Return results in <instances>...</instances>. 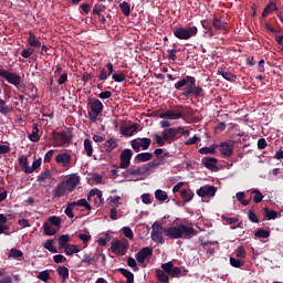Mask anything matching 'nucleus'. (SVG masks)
<instances>
[{
	"label": "nucleus",
	"mask_w": 283,
	"mask_h": 283,
	"mask_svg": "<svg viewBox=\"0 0 283 283\" xmlns=\"http://www.w3.org/2000/svg\"><path fill=\"white\" fill-rule=\"evenodd\" d=\"M175 90L181 92V96L185 98H200L205 90L200 85H196V77L187 75L184 78L175 83Z\"/></svg>",
	"instance_id": "nucleus-1"
},
{
	"label": "nucleus",
	"mask_w": 283,
	"mask_h": 283,
	"mask_svg": "<svg viewBox=\"0 0 283 283\" xmlns=\"http://www.w3.org/2000/svg\"><path fill=\"white\" fill-rule=\"evenodd\" d=\"M193 235H198V230H195L185 223L166 229V237L170 238L171 240H189L193 238Z\"/></svg>",
	"instance_id": "nucleus-2"
},
{
	"label": "nucleus",
	"mask_w": 283,
	"mask_h": 283,
	"mask_svg": "<svg viewBox=\"0 0 283 283\" xmlns=\"http://www.w3.org/2000/svg\"><path fill=\"white\" fill-rule=\"evenodd\" d=\"M165 165V159H154L153 161L142 165L139 167L133 166L126 170L127 176H146V174H151L153 169Z\"/></svg>",
	"instance_id": "nucleus-3"
},
{
	"label": "nucleus",
	"mask_w": 283,
	"mask_h": 283,
	"mask_svg": "<svg viewBox=\"0 0 283 283\" xmlns=\"http://www.w3.org/2000/svg\"><path fill=\"white\" fill-rule=\"evenodd\" d=\"M174 36L179 39L180 41H189V39L196 36L198 34V27H175L172 30Z\"/></svg>",
	"instance_id": "nucleus-4"
},
{
	"label": "nucleus",
	"mask_w": 283,
	"mask_h": 283,
	"mask_svg": "<svg viewBox=\"0 0 283 283\" xmlns=\"http://www.w3.org/2000/svg\"><path fill=\"white\" fill-rule=\"evenodd\" d=\"M88 107L91 109V112L88 113V118L91 123H96V120H98V115L103 114V102H101V99L98 98H92L88 102Z\"/></svg>",
	"instance_id": "nucleus-5"
},
{
	"label": "nucleus",
	"mask_w": 283,
	"mask_h": 283,
	"mask_svg": "<svg viewBox=\"0 0 283 283\" xmlns=\"http://www.w3.org/2000/svg\"><path fill=\"white\" fill-rule=\"evenodd\" d=\"M163 235H167V229L156 221L153 224L150 238L153 242H156V244H165V238Z\"/></svg>",
	"instance_id": "nucleus-6"
},
{
	"label": "nucleus",
	"mask_w": 283,
	"mask_h": 283,
	"mask_svg": "<svg viewBox=\"0 0 283 283\" xmlns=\"http://www.w3.org/2000/svg\"><path fill=\"white\" fill-rule=\"evenodd\" d=\"M0 76L1 78H6L10 85H14V87H19L21 85V75L17 73H12L8 70H4L3 66L0 65Z\"/></svg>",
	"instance_id": "nucleus-7"
},
{
	"label": "nucleus",
	"mask_w": 283,
	"mask_h": 283,
	"mask_svg": "<svg viewBox=\"0 0 283 283\" xmlns=\"http://www.w3.org/2000/svg\"><path fill=\"white\" fill-rule=\"evenodd\" d=\"M127 247H129V241L122 239L112 242L111 249L115 255H125L127 253Z\"/></svg>",
	"instance_id": "nucleus-8"
},
{
	"label": "nucleus",
	"mask_w": 283,
	"mask_h": 283,
	"mask_svg": "<svg viewBox=\"0 0 283 283\" xmlns=\"http://www.w3.org/2000/svg\"><path fill=\"white\" fill-rule=\"evenodd\" d=\"M161 136L164 137V140L168 143V145H171V143H175V140H178V138H180V136L178 135V127L165 128L161 132Z\"/></svg>",
	"instance_id": "nucleus-9"
},
{
	"label": "nucleus",
	"mask_w": 283,
	"mask_h": 283,
	"mask_svg": "<svg viewBox=\"0 0 283 283\" xmlns=\"http://www.w3.org/2000/svg\"><path fill=\"white\" fill-rule=\"evenodd\" d=\"M132 156H134V153L132 149L126 148L122 151L119 156V168L120 169H129V165H132Z\"/></svg>",
	"instance_id": "nucleus-10"
},
{
	"label": "nucleus",
	"mask_w": 283,
	"mask_h": 283,
	"mask_svg": "<svg viewBox=\"0 0 283 283\" xmlns=\"http://www.w3.org/2000/svg\"><path fill=\"white\" fill-rule=\"evenodd\" d=\"M161 269H163V271H165V273L170 275V277H178V275H180V273H182V270H180V268H178V266H175L174 262H171V261L161 264Z\"/></svg>",
	"instance_id": "nucleus-11"
},
{
	"label": "nucleus",
	"mask_w": 283,
	"mask_h": 283,
	"mask_svg": "<svg viewBox=\"0 0 283 283\" xmlns=\"http://www.w3.org/2000/svg\"><path fill=\"white\" fill-rule=\"evenodd\" d=\"M54 140L56 147H63V145H69L72 142V135L70 133H57Z\"/></svg>",
	"instance_id": "nucleus-12"
},
{
	"label": "nucleus",
	"mask_w": 283,
	"mask_h": 283,
	"mask_svg": "<svg viewBox=\"0 0 283 283\" xmlns=\"http://www.w3.org/2000/svg\"><path fill=\"white\" fill-rule=\"evenodd\" d=\"M153 254L154 249L146 247L138 251V253L136 254V260L139 264H145V260H147V258H150V255Z\"/></svg>",
	"instance_id": "nucleus-13"
},
{
	"label": "nucleus",
	"mask_w": 283,
	"mask_h": 283,
	"mask_svg": "<svg viewBox=\"0 0 283 283\" xmlns=\"http://www.w3.org/2000/svg\"><path fill=\"white\" fill-rule=\"evenodd\" d=\"M216 191L218 190L214 186L201 187L197 190V196H199V198H213V196H216Z\"/></svg>",
	"instance_id": "nucleus-14"
},
{
	"label": "nucleus",
	"mask_w": 283,
	"mask_h": 283,
	"mask_svg": "<svg viewBox=\"0 0 283 283\" xmlns=\"http://www.w3.org/2000/svg\"><path fill=\"white\" fill-rule=\"evenodd\" d=\"M202 165L210 171H218V159L216 157H203L201 159Z\"/></svg>",
	"instance_id": "nucleus-15"
},
{
	"label": "nucleus",
	"mask_w": 283,
	"mask_h": 283,
	"mask_svg": "<svg viewBox=\"0 0 283 283\" xmlns=\"http://www.w3.org/2000/svg\"><path fill=\"white\" fill-rule=\"evenodd\" d=\"M159 118H168L169 120H178L182 118V111L169 109L159 115Z\"/></svg>",
	"instance_id": "nucleus-16"
},
{
	"label": "nucleus",
	"mask_w": 283,
	"mask_h": 283,
	"mask_svg": "<svg viewBox=\"0 0 283 283\" xmlns=\"http://www.w3.org/2000/svg\"><path fill=\"white\" fill-rule=\"evenodd\" d=\"M55 163H57V165H62V167H70V165H72V155L67 153L59 154L55 157Z\"/></svg>",
	"instance_id": "nucleus-17"
},
{
	"label": "nucleus",
	"mask_w": 283,
	"mask_h": 283,
	"mask_svg": "<svg viewBox=\"0 0 283 283\" xmlns=\"http://www.w3.org/2000/svg\"><path fill=\"white\" fill-rule=\"evenodd\" d=\"M212 27L214 28V30L229 32V23L222 19L217 18V17H214L212 19Z\"/></svg>",
	"instance_id": "nucleus-18"
},
{
	"label": "nucleus",
	"mask_w": 283,
	"mask_h": 283,
	"mask_svg": "<svg viewBox=\"0 0 283 283\" xmlns=\"http://www.w3.org/2000/svg\"><path fill=\"white\" fill-rule=\"evenodd\" d=\"M81 184V177L73 176L66 179V190L67 191H74L76 187Z\"/></svg>",
	"instance_id": "nucleus-19"
},
{
	"label": "nucleus",
	"mask_w": 283,
	"mask_h": 283,
	"mask_svg": "<svg viewBox=\"0 0 283 283\" xmlns=\"http://www.w3.org/2000/svg\"><path fill=\"white\" fill-rule=\"evenodd\" d=\"M67 207H70L71 209H74V207H84L86 211H92V206L90 205V202H87V199H80L77 201H72L67 203Z\"/></svg>",
	"instance_id": "nucleus-20"
},
{
	"label": "nucleus",
	"mask_w": 283,
	"mask_h": 283,
	"mask_svg": "<svg viewBox=\"0 0 283 283\" xmlns=\"http://www.w3.org/2000/svg\"><path fill=\"white\" fill-rule=\"evenodd\" d=\"M118 148V140L116 138H109L104 143V149L106 154H112L114 149Z\"/></svg>",
	"instance_id": "nucleus-21"
},
{
	"label": "nucleus",
	"mask_w": 283,
	"mask_h": 283,
	"mask_svg": "<svg viewBox=\"0 0 283 283\" xmlns=\"http://www.w3.org/2000/svg\"><path fill=\"white\" fill-rule=\"evenodd\" d=\"M25 95L29 96L30 99L36 101V96H39V91L36 90V86H34V84H30L25 88Z\"/></svg>",
	"instance_id": "nucleus-22"
},
{
	"label": "nucleus",
	"mask_w": 283,
	"mask_h": 283,
	"mask_svg": "<svg viewBox=\"0 0 283 283\" xmlns=\"http://www.w3.org/2000/svg\"><path fill=\"white\" fill-rule=\"evenodd\" d=\"M28 138L31 143H39L41 140V136H39V125H32V134H29Z\"/></svg>",
	"instance_id": "nucleus-23"
},
{
	"label": "nucleus",
	"mask_w": 283,
	"mask_h": 283,
	"mask_svg": "<svg viewBox=\"0 0 283 283\" xmlns=\"http://www.w3.org/2000/svg\"><path fill=\"white\" fill-rule=\"evenodd\" d=\"M56 271H57V275L62 277V282H67V280H70V269H67L66 266L60 265Z\"/></svg>",
	"instance_id": "nucleus-24"
},
{
	"label": "nucleus",
	"mask_w": 283,
	"mask_h": 283,
	"mask_svg": "<svg viewBox=\"0 0 283 283\" xmlns=\"http://www.w3.org/2000/svg\"><path fill=\"white\" fill-rule=\"evenodd\" d=\"M154 158V154L151 153H142L136 155L135 163H148V160H151Z\"/></svg>",
	"instance_id": "nucleus-25"
},
{
	"label": "nucleus",
	"mask_w": 283,
	"mask_h": 283,
	"mask_svg": "<svg viewBox=\"0 0 283 283\" xmlns=\"http://www.w3.org/2000/svg\"><path fill=\"white\" fill-rule=\"evenodd\" d=\"M28 44L30 48H41V41L36 40V35L32 31L29 32Z\"/></svg>",
	"instance_id": "nucleus-26"
},
{
	"label": "nucleus",
	"mask_w": 283,
	"mask_h": 283,
	"mask_svg": "<svg viewBox=\"0 0 283 283\" xmlns=\"http://www.w3.org/2000/svg\"><path fill=\"white\" fill-rule=\"evenodd\" d=\"M65 189H67V187H65L64 182L59 184L53 192L54 198H61L62 196H64Z\"/></svg>",
	"instance_id": "nucleus-27"
},
{
	"label": "nucleus",
	"mask_w": 283,
	"mask_h": 283,
	"mask_svg": "<svg viewBox=\"0 0 283 283\" xmlns=\"http://www.w3.org/2000/svg\"><path fill=\"white\" fill-rule=\"evenodd\" d=\"M222 156H233V145L222 144L220 148Z\"/></svg>",
	"instance_id": "nucleus-28"
},
{
	"label": "nucleus",
	"mask_w": 283,
	"mask_h": 283,
	"mask_svg": "<svg viewBox=\"0 0 283 283\" xmlns=\"http://www.w3.org/2000/svg\"><path fill=\"white\" fill-rule=\"evenodd\" d=\"M156 277L158 282L169 283V275L167 272H165V270H156Z\"/></svg>",
	"instance_id": "nucleus-29"
},
{
	"label": "nucleus",
	"mask_w": 283,
	"mask_h": 283,
	"mask_svg": "<svg viewBox=\"0 0 283 283\" xmlns=\"http://www.w3.org/2000/svg\"><path fill=\"white\" fill-rule=\"evenodd\" d=\"M275 10H277V4H275V2L268 4L262 12L263 19H266V17H269L271 12H275Z\"/></svg>",
	"instance_id": "nucleus-30"
},
{
	"label": "nucleus",
	"mask_w": 283,
	"mask_h": 283,
	"mask_svg": "<svg viewBox=\"0 0 283 283\" xmlns=\"http://www.w3.org/2000/svg\"><path fill=\"white\" fill-rule=\"evenodd\" d=\"M44 235H56L59 231L56 228H53L51 223L44 222L43 224Z\"/></svg>",
	"instance_id": "nucleus-31"
},
{
	"label": "nucleus",
	"mask_w": 283,
	"mask_h": 283,
	"mask_svg": "<svg viewBox=\"0 0 283 283\" xmlns=\"http://www.w3.org/2000/svg\"><path fill=\"white\" fill-rule=\"evenodd\" d=\"M50 179H52V172L50 169H45L38 176V182H48Z\"/></svg>",
	"instance_id": "nucleus-32"
},
{
	"label": "nucleus",
	"mask_w": 283,
	"mask_h": 283,
	"mask_svg": "<svg viewBox=\"0 0 283 283\" xmlns=\"http://www.w3.org/2000/svg\"><path fill=\"white\" fill-rule=\"evenodd\" d=\"M84 151L88 158H92V154H94V147H92V140L84 139Z\"/></svg>",
	"instance_id": "nucleus-33"
},
{
	"label": "nucleus",
	"mask_w": 283,
	"mask_h": 283,
	"mask_svg": "<svg viewBox=\"0 0 283 283\" xmlns=\"http://www.w3.org/2000/svg\"><path fill=\"white\" fill-rule=\"evenodd\" d=\"M251 196H253L252 198L255 205H259V202H262V200H264V195H262V192L259 189L252 190Z\"/></svg>",
	"instance_id": "nucleus-34"
},
{
	"label": "nucleus",
	"mask_w": 283,
	"mask_h": 283,
	"mask_svg": "<svg viewBox=\"0 0 283 283\" xmlns=\"http://www.w3.org/2000/svg\"><path fill=\"white\" fill-rule=\"evenodd\" d=\"M120 11L123 12L124 17H129L132 14V7L127 1L119 3Z\"/></svg>",
	"instance_id": "nucleus-35"
},
{
	"label": "nucleus",
	"mask_w": 283,
	"mask_h": 283,
	"mask_svg": "<svg viewBox=\"0 0 283 283\" xmlns=\"http://www.w3.org/2000/svg\"><path fill=\"white\" fill-rule=\"evenodd\" d=\"M155 198L159 202H165V200L169 199V196H167V192L163 191L161 189H158L155 191Z\"/></svg>",
	"instance_id": "nucleus-36"
},
{
	"label": "nucleus",
	"mask_w": 283,
	"mask_h": 283,
	"mask_svg": "<svg viewBox=\"0 0 283 283\" xmlns=\"http://www.w3.org/2000/svg\"><path fill=\"white\" fill-rule=\"evenodd\" d=\"M117 271H118V273L124 275V277H126L128 280V282H134V273H132L129 270H127L125 268H119Z\"/></svg>",
	"instance_id": "nucleus-37"
},
{
	"label": "nucleus",
	"mask_w": 283,
	"mask_h": 283,
	"mask_svg": "<svg viewBox=\"0 0 283 283\" xmlns=\"http://www.w3.org/2000/svg\"><path fill=\"white\" fill-rule=\"evenodd\" d=\"M138 132V124H133L126 128H124V136H133L134 133Z\"/></svg>",
	"instance_id": "nucleus-38"
},
{
	"label": "nucleus",
	"mask_w": 283,
	"mask_h": 283,
	"mask_svg": "<svg viewBox=\"0 0 283 283\" xmlns=\"http://www.w3.org/2000/svg\"><path fill=\"white\" fill-rule=\"evenodd\" d=\"M218 74H220V76H222V78H224L226 81H233V78H235V75H233V73L224 71L222 69L218 70Z\"/></svg>",
	"instance_id": "nucleus-39"
},
{
	"label": "nucleus",
	"mask_w": 283,
	"mask_h": 283,
	"mask_svg": "<svg viewBox=\"0 0 283 283\" xmlns=\"http://www.w3.org/2000/svg\"><path fill=\"white\" fill-rule=\"evenodd\" d=\"M255 238H262L266 240V238H271V232L269 230L259 229L254 232Z\"/></svg>",
	"instance_id": "nucleus-40"
},
{
	"label": "nucleus",
	"mask_w": 283,
	"mask_h": 283,
	"mask_svg": "<svg viewBox=\"0 0 283 283\" xmlns=\"http://www.w3.org/2000/svg\"><path fill=\"white\" fill-rule=\"evenodd\" d=\"M81 250L74 245V244H67L64 248V252L66 253V255H74V253H78Z\"/></svg>",
	"instance_id": "nucleus-41"
},
{
	"label": "nucleus",
	"mask_w": 283,
	"mask_h": 283,
	"mask_svg": "<svg viewBox=\"0 0 283 283\" xmlns=\"http://www.w3.org/2000/svg\"><path fill=\"white\" fill-rule=\"evenodd\" d=\"M180 196L182 200H186V202H191V200H193V192L188 191L187 189H182Z\"/></svg>",
	"instance_id": "nucleus-42"
},
{
	"label": "nucleus",
	"mask_w": 283,
	"mask_h": 283,
	"mask_svg": "<svg viewBox=\"0 0 283 283\" xmlns=\"http://www.w3.org/2000/svg\"><path fill=\"white\" fill-rule=\"evenodd\" d=\"M10 112H12V108L6 105V101L0 99V114H3V116H8Z\"/></svg>",
	"instance_id": "nucleus-43"
},
{
	"label": "nucleus",
	"mask_w": 283,
	"mask_h": 283,
	"mask_svg": "<svg viewBox=\"0 0 283 283\" xmlns=\"http://www.w3.org/2000/svg\"><path fill=\"white\" fill-rule=\"evenodd\" d=\"M67 242H70V234H62L59 238V247L60 249H65L67 245Z\"/></svg>",
	"instance_id": "nucleus-44"
},
{
	"label": "nucleus",
	"mask_w": 283,
	"mask_h": 283,
	"mask_svg": "<svg viewBox=\"0 0 283 283\" xmlns=\"http://www.w3.org/2000/svg\"><path fill=\"white\" fill-rule=\"evenodd\" d=\"M139 145L144 149V151H147V149H149V147L151 146V138H139Z\"/></svg>",
	"instance_id": "nucleus-45"
},
{
	"label": "nucleus",
	"mask_w": 283,
	"mask_h": 283,
	"mask_svg": "<svg viewBox=\"0 0 283 283\" xmlns=\"http://www.w3.org/2000/svg\"><path fill=\"white\" fill-rule=\"evenodd\" d=\"M43 247L46 251H50V253H59V250L54 247V240H48Z\"/></svg>",
	"instance_id": "nucleus-46"
},
{
	"label": "nucleus",
	"mask_w": 283,
	"mask_h": 283,
	"mask_svg": "<svg viewBox=\"0 0 283 283\" xmlns=\"http://www.w3.org/2000/svg\"><path fill=\"white\" fill-rule=\"evenodd\" d=\"M263 211H264V216H265V218H268V220H275V218H277V211H275V210L264 208Z\"/></svg>",
	"instance_id": "nucleus-47"
},
{
	"label": "nucleus",
	"mask_w": 283,
	"mask_h": 283,
	"mask_svg": "<svg viewBox=\"0 0 283 283\" xmlns=\"http://www.w3.org/2000/svg\"><path fill=\"white\" fill-rule=\"evenodd\" d=\"M41 163H42L41 158L35 159L33 161L32 166L27 170V174H32V172L36 171V169H39V167H41Z\"/></svg>",
	"instance_id": "nucleus-48"
},
{
	"label": "nucleus",
	"mask_w": 283,
	"mask_h": 283,
	"mask_svg": "<svg viewBox=\"0 0 283 283\" xmlns=\"http://www.w3.org/2000/svg\"><path fill=\"white\" fill-rule=\"evenodd\" d=\"M113 81H115V83H123V81H125V78H127V75H125V73L120 72V73H114L112 75Z\"/></svg>",
	"instance_id": "nucleus-49"
},
{
	"label": "nucleus",
	"mask_w": 283,
	"mask_h": 283,
	"mask_svg": "<svg viewBox=\"0 0 283 283\" xmlns=\"http://www.w3.org/2000/svg\"><path fill=\"white\" fill-rule=\"evenodd\" d=\"M19 165H21L22 169H24L25 174H28V169H30L28 157L25 156L19 157Z\"/></svg>",
	"instance_id": "nucleus-50"
},
{
	"label": "nucleus",
	"mask_w": 283,
	"mask_h": 283,
	"mask_svg": "<svg viewBox=\"0 0 283 283\" xmlns=\"http://www.w3.org/2000/svg\"><path fill=\"white\" fill-rule=\"evenodd\" d=\"M106 8L103 4H95L93 8V14H97V17H101L103 12H105Z\"/></svg>",
	"instance_id": "nucleus-51"
},
{
	"label": "nucleus",
	"mask_w": 283,
	"mask_h": 283,
	"mask_svg": "<svg viewBox=\"0 0 283 283\" xmlns=\"http://www.w3.org/2000/svg\"><path fill=\"white\" fill-rule=\"evenodd\" d=\"M125 238H127L128 240H134V231L132 230V228L129 227H124L122 229Z\"/></svg>",
	"instance_id": "nucleus-52"
},
{
	"label": "nucleus",
	"mask_w": 283,
	"mask_h": 283,
	"mask_svg": "<svg viewBox=\"0 0 283 283\" xmlns=\"http://www.w3.org/2000/svg\"><path fill=\"white\" fill-rule=\"evenodd\" d=\"M230 264L234 269H240L241 266H244V263L240 259H235L233 256L230 258Z\"/></svg>",
	"instance_id": "nucleus-53"
},
{
	"label": "nucleus",
	"mask_w": 283,
	"mask_h": 283,
	"mask_svg": "<svg viewBox=\"0 0 283 283\" xmlns=\"http://www.w3.org/2000/svg\"><path fill=\"white\" fill-rule=\"evenodd\" d=\"M9 258H23V252L19 249L13 248L10 250Z\"/></svg>",
	"instance_id": "nucleus-54"
},
{
	"label": "nucleus",
	"mask_w": 283,
	"mask_h": 283,
	"mask_svg": "<svg viewBox=\"0 0 283 283\" xmlns=\"http://www.w3.org/2000/svg\"><path fill=\"white\" fill-rule=\"evenodd\" d=\"M38 280H41L42 282H48L50 280V272L48 270H44L38 274Z\"/></svg>",
	"instance_id": "nucleus-55"
},
{
	"label": "nucleus",
	"mask_w": 283,
	"mask_h": 283,
	"mask_svg": "<svg viewBox=\"0 0 283 283\" xmlns=\"http://www.w3.org/2000/svg\"><path fill=\"white\" fill-rule=\"evenodd\" d=\"M49 222H50V224H53V227L60 228L61 227V217H56V216L50 217Z\"/></svg>",
	"instance_id": "nucleus-56"
},
{
	"label": "nucleus",
	"mask_w": 283,
	"mask_h": 283,
	"mask_svg": "<svg viewBox=\"0 0 283 283\" xmlns=\"http://www.w3.org/2000/svg\"><path fill=\"white\" fill-rule=\"evenodd\" d=\"M248 218L250 222H253L254 224H258V222H260V219H258V214H255L253 210H249Z\"/></svg>",
	"instance_id": "nucleus-57"
},
{
	"label": "nucleus",
	"mask_w": 283,
	"mask_h": 283,
	"mask_svg": "<svg viewBox=\"0 0 283 283\" xmlns=\"http://www.w3.org/2000/svg\"><path fill=\"white\" fill-rule=\"evenodd\" d=\"M199 154H203V155L210 154L213 156V154H216V148L214 147H202L199 149Z\"/></svg>",
	"instance_id": "nucleus-58"
},
{
	"label": "nucleus",
	"mask_w": 283,
	"mask_h": 283,
	"mask_svg": "<svg viewBox=\"0 0 283 283\" xmlns=\"http://www.w3.org/2000/svg\"><path fill=\"white\" fill-rule=\"evenodd\" d=\"M53 261L55 264H63V262H67V258H65L63 254H56L53 256Z\"/></svg>",
	"instance_id": "nucleus-59"
},
{
	"label": "nucleus",
	"mask_w": 283,
	"mask_h": 283,
	"mask_svg": "<svg viewBox=\"0 0 283 283\" xmlns=\"http://www.w3.org/2000/svg\"><path fill=\"white\" fill-rule=\"evenodd\" d=\"M32 54H34V50L33 49H24L21 52V56L23 59H30L32 56Z\"/></svg>",
	"instance_id": "nucleus-60"
},
{
	"label": "nucleus",
	"mask_w": 283,
	"mask_h": 283,
	"mask_svg": "<svg viewBox=\"0 0 283 283\" xmlns=\"http://www.w3.org/2000/svg\"><path fill=\"white\" fill-rule=\"evenodd\" d=\"M97 78H98V81H107V78H109V74L107 73V71L105 69H102L99 71Z\"/></svg>",
	"instance_id": "nucleus-61"
},
{
	"label": "nucleus",
	"mask_w": 283,
	"mask_h": 283,
	"mask_svg": "<svg viewBox=\"0 0 283 283\" xmlns=\"http://www.w3.org/2000/svg\"><path fill=\"white\" fill-rule=\"evenodd\" d=\"M111 205H113L112 207H116V209H118V207H120V197H111Z\"/></svg>",
	"instance_id": "nucleus-62"
},
{
	"label": "nucleus",
	"mask_w": 283,
	"mask_h": 283,
	"mask_svg": "<svg viewBox=\"0 0 283 283\" xmlns=\"http://www.w3.org/2000/svg\"><path fill=\"white\" fill-rule=\"evenodd\" d=\"M198 140H200V137L197 136V135H195L193 137L188 138V139L185 142V145H187V146L196 145V143H198Z\"/></svg>",
	"instance_id": "nucleus-63"
},
{
	"label": "nucleus",
	"mask_w": 283,
	"mask_h": 283,
	"mask_svg": "<svg viewBox=\"0 0 283 283\" xmlns=\"http://www.w3.org/2000/svg\"><path fill=\"white\" fill-rule=\"evenodd\" d=\"M132 148L134 149V151H140V142H138L137 139H133L130 142Z\"/></svg>",
	"instance_id": "nucleus-64"
}]
</instances>
